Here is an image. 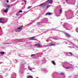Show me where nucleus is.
<instances>
[{
	"instance_id": "1",
	"label": "nucleus",
	"mask_w": 78,
	"mask_h": 78,
	"mask_svg": "<svg viewBox=\"0 0 78 78\" xmlns=\"http://www.w3.org/2000/svg\"><path fill=\"white\" fill-rule=\"evenodd\" d=\"M7 19H5L3 18H1L0 19V23H6L8 22L7 20H6Z\"/></svg>"
},
{
	"instance_id": "2",
	"label": "nucleus",
	"mask_w": 78,
	"mask_h": 78,
	"mask_svg": "<svg viewBox=\"0 0 78 78\" xmlns=\"http://www.w3.org/2000/svg\"><path fill=\"white\" fill-rule=\"evenodd\" d=\"M23 27V26H20L17 29L15 30V31L17 32L18 31L19 32V31H20L21 30H22V28Z\"/></svg>"
},
{
	"instance_id": "3",
	"label": "nucleus",
	"mask_w": 78,
	"mask_h": 78,
	"mask_svg": "<svg viewBox=\"0 0 78 78\" xmlns=\"http://www.w3.org/2000/svg\"><path fill=\"white\" fill-rule=\"evenodd\" d=\"M46 2L49 4H52V3H53V1L52 0H48Z\"/></svg>"
},
{
	"instance_id": "4",
	"label": "nucleus",
	"mask_w": 78,
	"mask_h": 78,
	"mask_svg": "<svg viewBox=\"0 0 78 78\" xmlns=\"http://www.w3.org/2000/svg\"><path fill=\"white\" fill-rule=\"evenodd\" d=\"M40 5L42 8H44L46 6V4L45 3H43L40 4Z\"/></svg>"
},
{
	"instance_id": "5",
	"label": "nucleus",
	"mask_w": 78,
	"mask_h": 78,
	"mask_svg": "<svg viewBox=\"0 0 78 78\" xmlns=\"http://www.w3.org/2000/svg\"><path fill=\"white\" fill-rule=\"evenodd\" d=\"M34 46L37 47V48H39V44H37L34 45Z\"/></svg>"
},
{
	"instance_id": "6",
	"label": "nucleus",
	"mask_w": 78,
	"mask_h": 78,
	"mask_svg": "<svg viewBox=\"0 0 78 78\" xmlns=\"http://www.w3.org/2000/svg\"><path fill=\"white\" fill-rule=\"evenodd\" d=\"M45 16H47V15H49V16H50L51 15V12H48L46 13L45 14Z\"/></svg>"
},
{
	"instance_id": "7",
	"label": "nucleus",
	"mask_w": 78,
	"mask_h": 78,
	"mask_svg": "<svg viewBox=\"0 0 78 78\" xmlns=\"http://www.w3.org/2000/svg\"><path fill=\"white\" fill-rule=\"evenodd\" d=\"M65 34L66 35V36H67V37H70V35L67 33H65Z\"/></svg>"
},
{
	"instance_id": "8",
	"label": "nucleus",
	"mask_w": 78,
	"mask_h": 78,
	"mask_svg": "<svg viewBox=\"0 0 78 78\" xmlns=\"http://www.w3.org/2000/svg\"><path fill=\"white\" fill-rule=\"evenodd\" d=\"M35 37H30L29 38V39H30V40H36V39L34 38Z\"/></svg>"
},
{
	"instance_id": "9",
	"label": "nucleus",
	"mask_w": 78,
	"mask_h": 78,
	"mask_svg": "<svg viewBox=\"0 0 78 78\" xmlns=\"http://www.w3.org/2000/svg\"><path fill=\"white\" fill-rule=\"evenodd\" d=\"M5 6H6L7 7V8H9L10 7H11V6L10 5H9L8 4H5Z\"/></svg>"
},
{
	"instance_id": "10",
	"label": "nucleus",
	"mask_w": 78,
	"mask_h": 78,
	"mask_svg": "<svg viewBox=\"0 0 78 78\" xmlns=\"http://www.w3.org/2000/svg\"><path fill=\"white\" fill-rule=\"evenodd\" d=\"M8 8H6L5 10H4V12L5 13H6V12H8Z\"/></svg>"
},
{
	"instance_id": "11",
	"label": "nucleus",
	"mask_w": 78,
	"mask_h": 78,
	"mask_svg": "<svg viewBox=\"0 0 78 78\" xmlns=\"http://www.w3.org/2000/svg\"><path fill=\"white\" fill-rule=\"evenodd\" d=\"M49 46H55V45H56V44H54L53 43H51L50 44H49Z\"/></svg>"
},
{
	"instance_id": "12",
	"label": "nucleus",
	"mask_w": 78,
	"mask_h": 78,
	"mask_svg": "<svg viewBox=\"0 0 78 78\" xmlns=\"http://www.w3.org/2000/svg\"><path fill=\"white\" fill-rule=\"evenodd\" d=\"M28 69L29 70H32L33 68H32L30 67L29 66H28Z\"/></svg>"
},
{
	"instance_id": "13",
	"label": "nucleus",
	"mask_w": 78,
	"mask_h": 78,
	"mask_svg": "<svg viewBox=\"0 0 78 78\" xmlns=\"http://www.w3.org/2000/svg\"><path fill=\"white\" fill-rule=\"evenodd\" d=\"M0 54H1V55H4V54H5V52L2 51L0 52Z\"/></svg>"
},
{
	"instance_id": "14",
	"label": "nucleus",
	"mask_w": 78,
	"mask_h": 78,
	"mask_svg": "<svg viewBox=\"0 0 78 78\" xmlns=\"http://www.w3.org/2000/svg\"><path fill=\"white\" fill-rule=\"evenodd\" d=\"M62 9H61L60 10L59 13L62 14Z\"/></svg>"
},
{
	"instance_id": "15",
	"label": "nucleus",
	"mask_w": 78,
	"mask_h": 78,
	"mask_svg": "<svg viewBox=\"0 0 78 78\" xmlns=\"http://www.w3.org/2000/svg\"><path fill=\"white\" fill-rule=\"evenodd\" d=\"M27 78H33V76H27Z\"/></svg>"
},
{
	"instance_id": "16",
	"label": "nucleus",
	"mask_w": 78,
	"mask_h": 78,
	"mask_svg": "<svg viewBox=\"0 0 78 78\" xmlns=\"http://www.w3.org/2000/svg\"><path fill=\"white\" fill-rule=\"evenodd\" d=\"M52 64H54V65H56V63H55V61H54L53 60L52 61Z\"/></svg>"
},
{
	"instance_id": "17",
	"label": "nucleus",
	"mask_w": 78,
	"mask_h": 78,
	"mask_svg": "<svg viewBox=\"0 0 78 78\" xmlns=\"http://www.w3.org/2000/svg\"><path fill=\"white\" fill-rule=\"evenodd\" d=\"M35 55H35V54H32V55H31V57H33V56H35Z\"/></svg>"
},
{
	"instance_id": "18",
	"label": "nucleus",
	"mask_w": 78,
	"mask_h": 78,
	"mask_svg": "<svg viewBox=\"0 0 78 78\" xmlns=\"http://www.w3.org/2000/svg\"><path fill=\"white\" fill-rule=\"evenodd\" d=\"M66 69H71V68L70 67H66Z\"/></svg>"
},
{
	"instance_id": "19",
	"label": "nucleus",
	"mask_w": 78,
	"mask_h": 78,
	"mask_svg": "<svg viewBox=\"0 0 78 78\" xmlns=\"http://www.w3.org/2000/svg\"><path fill=\"white\" fill-rule=\"evenodd\" d=\"M4 45H6V44H9L8 43H4L3 44Z\"/></svg>"
},
{
	"instance_id": "20",
	"label": "nucleus",
	"mask_w": 78,
	"mask_h": 78,
	"mask_svg": "<svg viewBox=\"0 0 78 78\" xmlns=\"http://www.w3.org/2000/svg\"><path fill=\"white\" fill-rule=\"evenodd\" d=\"M64 73H61L60 74L61 75H64Z\"/></svg>"
},
{
	"instance_id": "21",
	"label": "nucleus",
	"mask_w": 78,
	"mask_h": 78,
	"mask_svg": "<svg viewBox=\"0 0 78 78\" xmlns=\"http://www.w3.org/2000/svg\"><path fill=\"white\" fill-rule=\"evenodd\" d=\"M18 12H22V10H20Z\"/></svg>"
},
{
	"instance_id": "22",
	"label": "nucleus",
	"mask_w": 78,
	"mask_h": 78,
	"mask_svg": "<svg viewBox=\"0 0 78 78\" xmlns=\"http://www.w3.org/2000/svg\"><path fill=\"white\" fill-rule=\"evenodd\" d=\"M31 8V6H28V7H27V9H30V8Z\"/></svg>"
},
{
	"instance_id": "23",
	"label": "nucleus",
	"mask_w": 78,
	"mask_h": 78,
	"mask_svg": "<svg viewBox=\"0 0 78 78\" xmlns=\"http://www.w3.org/2000/svg\"><path fill=\"white\" fill-rule=\"evenodd\" d=\"M49 7H50V5H48L47 6V8H49Z\"/></svg>"
},
{
	"instance_id": "24",
	"label": "nucleus",
	"mask_w": 78,
	"mask_h": 78,
	"mask_svg": "<svg viewBox=\"0 0 78 78\" xmlns=\"http://www.w3.org/2000/svg\"><path fill=\"white\" fill-rule=\"evenodd\" d=\"M69 54H70L71 55H72V53H71V52H69Z\"/></svg>"
},
{
	"instance_id": "25",
	"label": "nucleus",
	"mask_w": 78,
	"mask_h": 78,
	"mask_svg": "<svg viewBox=\"0 0 78 78\" xmlns=\"http://www.w3.org/2000/svg\"><path fill=\"white\" fill-rule=\"evenodd\" d=\"M37 25L38 26H39V22L37 23Z\"/></svg>"
},
{
	"instance_id": "26",
	"label": "nucleus",
	"mask_w": 78,
	"mask_h": 78,
	"mask_svg": "<svg viewBox=\"0 0 78 78\" xmlns=\"http://www.w3.org/2000/svg\"><path fill=\"white\" fill-rule=\"evenodd\" d=\"M39 47H42V45L41 44H39Z\"/></svg>"
},
{
	"instance_id": "27",
	"label": "nucleus",
	"mask_w": 78,
	"mask_h": 78,
	"mask_svg": "<svg viewBox=\"0 0 78 78\" xmlns=\"http://www.w3.org/2000/svg\"><path fill=\"white\" fill-rule=\"evenodd\" d=\"M24 2H25V4H27V1L24 0Z\"/></svg>"
},
{
	"instance_id": "28",
	"label": "nucleus",
	"mask_w": 78,
	"mask_h": 78,
	"mask_svg": "<svg viewBox=\"0 0 78 78\" xmlns=\"http://www.w3.org/2000/svg\"><path fill=\"white\" fill-rule=\"evenodd\" d=\"M7 3H8V2H9V1L8 0H7Z\"/></svg>"
},
{
	"instance_id": "29",
	"label": "nucleus",
	"mask_w": 78,
	"mask_h": 78,
	"mask_svg": "<svg viewBox=\"0 0 78 78\" xmlns=\"http://www.w3.org/2000/svg\"><path fill=\"white\" fill-rule=\"evenodd\" d=\"M33 23V22H32V23H31V24H32V23Z\"/></svg>"
},
{
	"instance_id": "30",
	"label": "nucleus",
	"mask_w": 78,
	"mask_h": 78,
	"mask_svg": "<svg viewBox=\"0 0 78 78\" xmlns=\"http://www.w3.org/2000/svg\"><path fill=\"white\" fill-rule=\"evenodd\" d=\"M13 1H15V0H12Z\"/></svg>"
},
{
	"instance_id": "31",
	"label": "nucleus",
	"mask_w": 78,
	"mask_h": 78,
	"mask_svg": "<svg viewBox=\"0 0 78 78\" xmlns=\"http://www.w3.org/2000/svg\"><path fill=\"white\" fill-rule=\"evenodd\" d=\"M66 0V1H68V0Z\"/></svg>"
},
{
	"instance_id": "32",
	"label": "nucleus",
	"mask_w": 78,
	"mask_h": 78,
	"mask_svg": "<svg viewBox=\"0 0 78 78\" xmlns=\"http://www.w3.org/2000/svg\"><path fill=\"white\" fill-rule=\"evenodd\" d=\"M33 69H34V68H33Z\"/></svg>"
}]
</instances>
